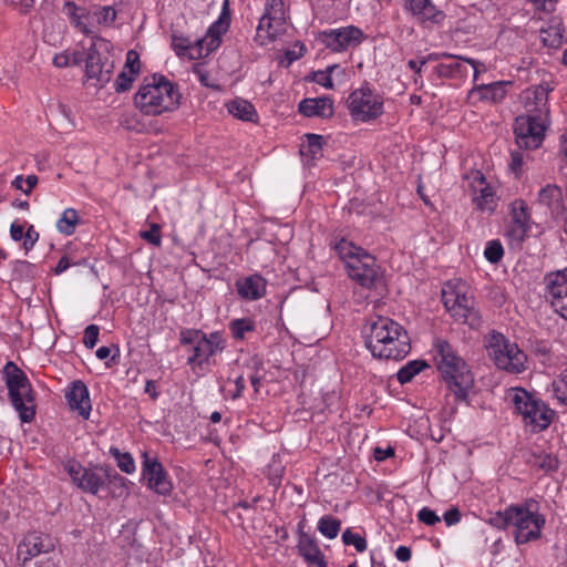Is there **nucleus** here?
<instances>
[{
	"label": "nucleus",
	"instance_id": "49",
	"mask_svg": "<svg viewBox=\"0 0 567 567\" xmlns=\"http://www.w3.org/2000/svg\"><path fill=\"white\" fill-rule=\"evenodd\" d=\"M140 236L147 243H150L154 246H157V247L162 243L161 228L157 224H153L151 226V229H148V230L141 231Z\"/></svg>",
	"mask_w": 567,
	"mask_h": 567
},
{
	"label": "nucleus",
	"instance_id": "29",
	"mask_svg": "<svg viewBox=\"0 0 567 567\" xmlns=\"http://www.w3.org/2000/svg\"><path fill=\"white\" fill-rule=\"evenodd\" d=\"M299 112L307 116L330 117L333 114V103L329 97L303 99L298 106Z\"/></svg>",
	"mask_w": 567,
	"mask_h": 567
},
{
	"label": "nucleus",
	"instance_id": "16",
	"mask_svg": "<svg viewBox=\"0 0 567 567\" xmlns=\"http://www.w3.org/2000/svg\"><path fill=\"white\" fill-rule=\"evenodd\" d=\"M511 221L506 230V237L515 244H522L530 230L532 215L528 204L520 198L509 204Z\"/></svg>",
	"mask_w": 567,
	"mask_h": 567
},
{
	"label": "nucleus",
	"instance_id": "27",
	"mask_svg": "<svg viewBox=\"0 0 567 567\" xmlns=\"http://www.w3.org/2000/svg\"><path fill=\"white\" fill-rule=\"evenodd\" d=\"M266 280L260 275H251L236 281L238 295L246 300H257L266 293Z\"/></svg>",
	"mask_w": 567,
	"mask_h": 567
},
{
	"label": "nucleus",
	"instance_id": "34",
	"mask_svg": "<svg viewBox=\"0 0 567 567\" xmlns=\"http://www.w3.org/2000/svg\"><path fill=\"white\" fill-rule=\"evenodd\" d=\"M317 527L322 536L334 539L341 529V520L331 515H324L319 519Z\"/></svg>",
	"mask_w": 567,
	"mask_h": 567
},
{
	"label": "nucleus",
	"instance_id": "52",
	"mask_svg": "<svg viewBox=\"0 0 567 567\" xmlns=\"http://www.w3.org/2000/svg\"><path fill=\"white\" fill-rule=\"evenodd\" d=\"M417 518L420 522L429 526H433L441 520L436 513L429 507H423L417 513Z\"/></svg>",
	"mask_w": 567,
	"mask_h": 567
},
{
	"label": "nucleus",
	"instance_id": "15",
	"mask_svg": "<svg viewBox=\"0 0 567 567\" xmlns=\"http://www.w3.org/2000/svg\"><path fill=\"white\" fill-rule=\"evenodd\" d=\"M363 40L361 29L348 25L319 33L318 41L332 52H343L358 47Z\"/></svg>",
	"mask_w": 567,
	"mask_h": 567
},
{
	"label": "nucleus",
	"instance_id": "50",
	"mask_svg": "<svg viewBox=\"0 0 567 567\" xmlns=\"http://www.w3.org/2000/svg\"><path fill=\"white\" fill-rule=\"evenodd\" d=\"M100 329L95 324H90L84 330L83 342L86 348L93 349L99 340Z\"/></svg>",
	"mask_w": 567,
	"mask_h": 567
},
{
	"label": "nucleus",
	"instance_id": "1",
	"mask_svg": "<svg viewBox=\"0 0 567 567\" xmlns=\"http://www.w3.org/2000/svg\"><path fill=\"white\" fill-rule=\"evenodd\" d=\"M61 11L65 17H68L70 23L74 28L87 37L95 39L92 41L91 47L87 50L85 61V83L89 87H94L96 90L102 89L105 83L103 79V62L96 48L99 43L100 45L104 44V39L101 38L100 34L103 24L106 22V7L94 10L86 24L81 20L83 16L73 1H65Z\"/></svg>",
	"mask_w": 567,
	"mask_h": 567
},
{
	"label": "nucleus",
	"instance_id": "53",
	"mask_svg": "<svg viewBox=\"0 0 567 567\" xmlns=\"http://www.w3.org/2000/svg\"><path fill=\"white\" fill-rule=\"evenodd\" d=\"M39 233L34 229L33 225H29L23 235V248L28 251L33 248L35 243L39 240Z\"/></svg>",
	"mask_w": 567,
	"mask_h": 567
},
{
	"label": "nucleus",
	"instance_id": "47",
	"mask_svg": "<svg viewBox=\"0 0 567 567\" xmlns=\"http://www.w3.org/2000/svg\"><path fill=\"white\" fill-rule=\"evenodd\" d=\"M128 73L137 76L141 72V61L140 55L135 50H128L126 53V60L124 64V69Z\"/></svg>",
	"mask_w": 567,
	"mask_h": 567
},
{
	"label": "nucleus",
	"instance_id": "17",
	"mask_svg": "<svg viewBox=\"0 0 567 567\" xmlns=\"http://www.w3.org/2000/svg\"><path fill=\"white\" fill-rule=\"evenodd\" d=\"M551 90L547 82L525 90L522 95L525 115L536 117L538 121H549L548 94Z\"/></svg>",
	"mask_w": 567,
	"mask_h": 567
},
{
	"label": "nucleus",
	"instance_id": "43",
	"mask_svg": "<svg viewBox=\"0 0 567 567\" xmlns=\"http://www.w3.org/2000/svg\"><path fill=\"white\" fill-rule=\"evenodd\" d=\"M514 506L506 508L504 512H497L489 518V524L496 528L504 529L513 526L514 514L512 513Z\"/></svg>",
	"mask_w": 567,
	"mask_h": 567
},
{
	"label": "nucleus",
	"instance_id": "30",
	"mask_svg": "<svg viewBox=\"0 0 567 567\" xmlns=\"http://www.w3.org/2000/svg\"><path fill=\"white\" fill-rule=\"evenodd\" d=\"M505 85L502 82L478 85L470 91L471 99L497 102L505 97Z\"/></svg>",
	"mask_w": 567,
	"mask_h": 567
},
{
	"label": "nucleus",
	"instance_id": "31",
	"mask_svg": "<svg viewBox=\"0 0 567 567\" xmlns=\"http://www.w3.org/2000/svg\"><path fill=\"white\" fill-rule=\"evenodd\" d=\"M228 112L236 118L255 122L257 112L254 105L243 99H236L227 104Z\"/></svg>",
	"mask_w": 567,
	"mask_h": 567
},
{
	"label": "nucleus",
	"instance_id": "46",
	"mask_svg": "<svg viewBox=\"0 0 567 567\" xmlns=\"http://www.w3.org/2000/svg\"><path fill=\"white\" fill-rule=\"evenodd\" d=\"M132 73L123 70L114 81V89L117 93H123L128 91L132 87L133 82L136 80Z\"/></svg>",
	"mask_w": 567,
	"mask_h": 567
},
{
	"label": "nucleus",
	"instance_id": "42",
	"mask_svg": "<svg viewBox=\"0 0 567 567\" xmlns=\"http://www.w3.org/2000/svg\"><path fill=\"white\" fill-rule=\"evenodd\" d=\"M553 389L557 400L567 405V368L554 380Z\"/></svg>",
	"mask_w": 567,
	"mask_h": 567
},
{
	"label": "nucleus",
	"instance_id": "18",
	"mask_svg": "<svg viewBox=\"0 0 567 567\" xmlns=\"http://www.w3.org/2000/svg\"><path fill=\"white\" fill-rule=\"evenodd\" d=\"M404 10L422 25L430 28L441 25L446 14L432 0H401Z\"/></svg>",
	"mask_w": 567,
	"mask_h": 567
},
{
	"label": "nucleus",
	"instance_id": "57",
	"mask_svg": "<svg viewBox=\"0 0 567 567\" xmlns=\"http://www.w3.org/2000/svg\"><path fill=\"white\" fill-rule=\"evenodd\" d=\"M24 235V226L19 224L17 220L13 221L10 226V236L12 240L20 241L22 240Z\"/></svg>",
	"mask_w": 567,
	"mask_h": 567
},
{
	"label": "nucleus",
	"instance_id": "7",
	"mask_svg": "<svg viewBox=\"0 0 567 567\" xmlns=\"http://www.w3.org/2000/svg\"><path fill=\"white\" fill-rule=\"evenodd\" d=\"M485 348L498 369L514 374L525 370L526 354L501 332L488 333L485 338Z\"/></svg>",
	"mask_w": 567,
	"mask_h": 567
},
{
	"label": "nucleus",
	"instance_id": "19",
	"mask_svg": "<svg viewBox=\"0 0 567 567\" xmlns=\"http://www.w3.org/2000/svg\"><path fill=\"white\" fill-rule=\"evenodd\" d=\"M54 549V543L49 535L30 533L23 537L17 548V560L24 566L40 554H47Z\"/></svg>",
	"mask_w": 567,
	"mask_h": 567
},
{
	"label": "nucleus",
	"instance_id": "37",
	"mask_svg": "<svg viewBox=\"0 0 567 567\" xmlns=\"http://www.w3.org/2000/svg\"><path fill=\"white\" fill-rule=\"evenodd\" d=\"M530 462L535 467L544 470L545 472H554L559 465L558 458L547 453L533 455V460Z\"/></svg>",
	"mask_w": 567,
	"mask_h": 567
},
{
	"label": "nucleus",
	"instance_id": "25",
	"mask_svg": "<svg viewBox=\"0 0 567 567\" xmlns=\"http://www.w3.org/2000/svg\"><path fill=\"white\" fill-rule=\"evenodd\" d=\"M69 406L76 410L81 416L87 419L91 411L89 391L81 381H74L65 394Z\"/></svg>",
	"mask_w": 567,
	"mask_h": 567
},
{
	"label": "nucleus",
	"instance_id": "55",
	"mask_svg": "<svg viewBox=\"0 0 567 567\" xmlns=\"http://www.w3.org/2000/svg\"><path fill=\"white\" fill-rule=\"evenodd\" d=\"M337 69V65H331V66H328L326 72H320L319 75H320V79L317 80V82L327 87V89H332L333 87V83H332V80H331V73L332 71Z\"/></svg>",
	"mask_w": 567,
	"mask_h": 567
},
{
	"label": "nucleus",
	"instance_id": "51",
	"mask_svg": "<svg viewBox=\"0 0 567 567\" xmlns=\"http://www.w3.org/2000/svg\"><path fill=\"white\" fill-rule=\"evenodd\" d=\"M204 334V332L199 331V330H193V329H187V330H183L181 332V343L183 346H190V348L196 344V342H198L200 339V337Z\"/></svg>",
	"mask_w": 567,
	"mask_h": 567
},
{
	"label": "nucleus",
	"instance_id": "56",
	"mask_svg": "<svg viewBox=\"0 0 567 567\" xmlns=\"http://www.w3.org/2000/svg\"><path fill=\"white\" fill-rule=\"evenodd\" d=\"M443 518L447 526L455 525L461 520V512L457 507H452L445 512Z\"/></svg>",
	"mask_w": 567,
	"mask_h": 567
},
{
	"label": "nucleus",
	"instance_id": "14",
	"mask_svg": "<svg viewBox=\"0 0 567 567\" xmlns=\"http://www.w3.org/2000/svg\"><path fill=\"white\" fill-rule=\"evenodd\" d=\"M229 13L226 9L221 11L217 21H215L207 30L206 35L202 39L192 41L189 60H198L207 56L220 45V35L229 28Z\"/></svg>",
	"mask_w": 567,
	"mask_h": 567
},
{
	"label": "nucleus",
	"instance_id": "60",
	"mask_svg": "<svg viewBox=\"0 0 567 567\" xmlns=\"http://www.w3.org/2000/svg\"><path fill=\"white\" fill-rule=\"evenodd\" d=\"M392 455H394V451L391 447H389L386 450H383L381 447L374 449V457L377 461H384L385 458H388L389 456H392Z\"/></svg>",
	"mask_w": 567,
	"mask_h": 567
},
{
	"label": "nucleus",
	"instance_id": "32",
	"mask_svg": "<svg viewBox=\"0 0 567 567\" xmlns=\"http://www.w3.org/2000/svg\"><path fill=\"white\" fill-rule=\"evenodd\" d=\"M80 218L78 212L73 208H66L56 221V228L61 234L72 235L79 224Z\"/></svg>",
	"mask_w": 567,
	"mask_h": 567
},
{
	"label": "nucleus",
	"instance_id": "58",
	"mask_svg": "<svg viewBox=\"0 0 567 567\" xmlns=\"http://www.w3.org/2000/svg\"><path fill=\"white\" fill-rule=\"evenodd\" d=\"M411 549L406 546H399L395 550V557L400 561H409L411 559Z\"/></svg>",
	"mask_w": 567,
	"mask_h": 567
},
{
	"label": "nucleus",
	"instance_id": "3",
	"mask_svg": "<svg viewBox=\"0 0 567 567\" xmlns=\"http://www.w3.org/2000/svg\"><path fill=\"white\" fill-rule=\"evenodd\" d=\"M181 93L175 83L163 74L145 76L135 96V106L145 115H161L176 110L181 104Z\"/></svg>",
	"mask_w": 567,
	"mask_h": 567
},
{
	"label": "nucleus",
	"instance_id": "12",
	"mask_svg": "<svg viewBox=\"0 0 567 567\" xmlns=\"http://www.w3.org/2000/svg\"><path fill=\"white\" fill-rule=\"evenodd\" d=\"M548 123L549 121H538L536 117L524 114L517 116L514 124L517 145L526 150L539 147L545 137Z\"/></svg>",
	"mask_w": 567,
	"mask_h": 567
},
{
	"label": "nucleus",
	"instance_id": "8",
	"mask_svg": "<svg viewBox=\"0 0 567 567\" xmlns=\"http://www.w3.org/2000/svg\"><path fill=\"white\" fill-rule=\"evenodd\" d=\"M512 402L517 413L522 415L525 425L529 426L533 432H540L553 422L555 412L542 400L523 389L516 390Z\"/></svg>",
	"mask_w": 567,
	"mask_h": 567
},
{
	"label": "nucleus",
	"instance_id": "28",
	"mask_svg": "<svg viewBox=\"0 0 567 567\" xmlns=\"http://www.w3.org/2000/svg\"><path fill=\"white\" fill-rule=\"evenodd\" d=\"M69 474L79 487L92 494H96L101 488L104 487V482L101 476L92 470H85L81 467L75 468L74 466H70Z\"/></svg>",
	"mask_w": 567,
	"mask_h": 567
},
{
	"label": "nucleus",
	"instance_id": "26",
	"mask_svg": "<svg viewBox=\"0 0 567 567\" xmlns=\"http://www.w3.org/2000/svg\"><path fill=\"white\" fill-rule=\"evenodd\" d=\"M299 555L309 564L317 567H327L324 555L318 546L317 540L309 534H301L297 544Z\"/></svg>",
	"mask_w": 567,
	"mask_h": 567
},
{
	"label": "nucleus",
	"instance_id": "48",
	"mask_svg": "<svg viewBox=\"0 0 567 567\" xmlns=\"http://www.w3.org/2000/svg\"><path fill=\"white\" fill-rule=\"evenodd\" d=\"M124 477L118 475L117 473L111 474L109 472V493H115L114 488H118L120 492L116 496L121 497L123 495L128 494L127 487L125 486Z\"/></svg>",
	"mask_w": 567,
	"mask_h": 567
},
{
	"label": "nucleus",
	"instance_id": "20",
	"mask_svg": "<svg viewBox=\"0 0 567 567\" xmlns=\"http://www.w3.org/2000/svg\"><path fill=\"white\" fill-rule=\"evenodd\" d=\"M143 477L147 486L159 495H168L172 492V483L164 471L163 465L156 457L148 453L143 454Z\"/></svg>",
	"mask_w": 567,
	"mask_h": 567
},
{
	"label": "nucleus",
	"instance_id": "21",
	"mask_svg": "<svg viewBox=\"0 0 567 567\" xmlns=\"http://www.w3.org/2000/svg\"><path fill=\"white\" fill-rule=\"evenodd\" d=\"M199 339L200 340L189 349L192 355H189L187 363L190 365L203 367V364L208 363L210 357L215 355L224 348L223 339L218 332H213L209 336L204 333Z\"/></svg>",
	"mask_w": 567,
	"mask_h": 567
},
{
	"label": "nucleus",
	"instance_id": "54",
	"mask_svg": "<svg viewBox=\"0 0 567 567\" xmlns=\"http://www.w3.org/2000/svg\"><path fill=\"white\" fill-rule=\"evenodd\" d=\"M79 60L76 54L60 53L53 58V64L56 68H66L72 64H78Z\"/></svg>",
	"mask_w": 567,
	"mask_h": 567
},
{
	"label": "nucleus",
	"instance_id": "59",
	"mask_svg": "<svg viewBox=\"0 0 567 567\" xmlns=\"http://www.w3.org/2000/svg\"><path fill=\"white\" fill-rule=\"evenodd\" d=\"M9 2L21 12H28L34 6V0H9Z\"/></svg>",
	"mask_w": 567,
	"mask_h": 567
},
{
	"label": "nucleus",
	"instance_id": "9",
	"mask_svg": "<svg viewBox=\"0 0 567 567\" xmlns=\"http://www.w3.org/2000/svg\"><path fill=\"white\" fill-rule=\"evenodd\" d=\"M287 30V14L284 0H269L259 19L255 40L267 45Z\"/></svg>",
	"mask_w": 567,
	"mask_h": 567
},
{
	"label": "nucleus",
	"instance_id": "6",
	"mask_svg": "<svg viewBox=\"0 0 567 567\" xmlns=\"http://www.w3.org/2000/svg\"><path fill=\"white\" fill-rule=\"evenodd\" d=\"M442 301L451 317L471 329H480L483 319L465 282H447L442 288Z\"/></svg>",
	"mask_w": 567,
	"mask_h": 567
},
{
	"label": "nucleus",
	"instance_id": "64",
	"mask_svg": "<svg viewBox=\"0 0 567 567\" xmlns=\"http://www.w3.org/2000/svg\"><path fill=\"white\" fill-rule=\"evenodd\" d=\"M69 267H70V260L66 256H63L59 260L58 265L55 266L54 272L56 275H60V274L64 272Z\"/></svg>",
	"mask_w": 567,
	"mask_h": 567
},
{
	"label": "nucleus",
	"instance_id": "62",
	"mask_svg": "<svg viewBox=\"0 0 567 567\" xmlns=\"http://www.w3.org/2000/svg\"><path fill=\"white\" fill-rule=\"evenodd\" d=\"M426 59L425 58H422V59H415V60H410L408 62V65L411 70H413L415 73L420 74L421 73V70H422V66L426 63Z\"/></svg>",
	"mask_w": 567,
	"mask_h": 567
},
{
	"label": "nucleus",
	"instance_id": "41",
	"mask_svg": "<svg viewBox=\"0 0 567 567\" xmlns=\"http://www.w3.org/2000/svg\"><path fill=\"white\" fill-rule=\"evenodd\" d=\"M342 542L347 546L352 545L359 553L365 551L368 547L367 539L363 536L353 533L350 528H347L343 532Z\"/></svg>",
	"mask_w": 567,
	"mask_h": 567
},
{
	"label": "nucleus",
	"instance_id": "4",
	"mask_svg": "<svg viewBox=\"0 0 567 567\" xmlns=\"http://www.w3.org/2000/svg\"><path fill=\"white\" fill-rule=\"evenodd\" d=\"M434 350L437 370L455 400L457 402L467 401L468 390L474 385V377L467 363L445 340L437 339Z\"/></svg>",
	"mask_w": 567,
	"mask_h": 567
},
{
	"label": "nucleus",
	"instance_id": "13",
	"mask_svg": "<svg viewBox=\"0 0 567 567\" xmlns=\"http://www.w3.org/2000/svg\"><path fill=\"white\" fill-rule=\"evenodd\" d=\"M512 513L514 514L513 526L517 544H525L540 537L542 528L545 525L543 515L519 506L513 507Z\"/></svg>",
	"mask_w": 567,
	"mask_h": 567
},
{
	"label": "nucleus",
	"instance_id": "45",
	"mask_svg": "<svg viewBox=\"0 0 567 567\" xmlns=\"http://www.w3.org/2000/svg\"><path fill=\"white\" fill-rule=\"evenodd\" d=\"M307 145L302 147L301 153H309L312 158L321 153L323 145V137L317 134H307Z\"/></svg>",
	"mask_w": 567,
	"mask_h": 567
},
{
	"label": "nucleus",
	"instance_id": "63",
	"mask_svg": "<svg viewBox=\"0 0 567 567\" xmlns=\"http://www.w3.org/2000/svg\"><path fill=\"white\" fill-rule=\"evenodd\" d=\"M32 265L28 261H17L13 267L14 274L30 272Z\"/></svg>",
	"mask_w": 567,
	"mask_h": 567
},
{
	"label": "nucleus",
	"instance_id": "2",
	"mask_svg": "<svg viewBox=\"0 0 567 567\" xmlns=\"http://www.w3.org/2000/svg\"><path fill=\"white\" fill-rule=\"evenodd\" d=\"M365 347L378 359L401 360L411 350L405 329L388 317H378L364 330Z\"/></svg>",
	"mask_w": 567,
	"mask_h": 567
},
{
	"label": "nucleus",
	"instance_id": "24",
	"mask_svg": "<svg viewBox=\"0 0 567 567\" xmlns=\"http://www.w3.org/2000/svg\"><path fill=\"white\" fill-rule=\"evenodd\" d=\"M537 200L540 205L545 206L555 218L561 217L566 210L563 192L557 185L548 184L542 187L538 192Z\"/></svg>",
	"mask_w": 567,
	"mask_h": 567
},
{
	"label": "nucleus",
	"instance_id": "10",
	"mask_svg": "<svg viewBox=\"0 0 567 567\" xmlns=\"http://www.w3.org/2000/svg\"><path fill=\"white\" fill-rule=\"evenodd\" d=\"M348 109L355 121L368 122L383 113V100L368 86L354 90L348 97Z\"/></svg>",
	"mask_w": 567,
	"mask_h": 567
},
{
	"label": "nucleus",
	"instance_id": "39",
	"mask_svg": "<svg viewBox=\"0 0 567 567\" xmlns=\"http://www.w3.org/2000/svg\"><path fill=\"white\" fill-rule=\"evenodd\" d=\"M109 452L114 456L116 464L122 472L131 474L135 471V463L130 453H121L116 447H111Z\"/></svg>",
	"mask_w": 567,
	"mask_h": 567
},
{
	"label": "nucleus",
	"instance_id": "36",
	"mask_svg": "<svg viewBox=\"0 0 567 567\" xmlns=\"http://www.w3.org/2000/svg\"><path fill=\"white\" fill-rule=\"evenodd\" d=\"M336 251L340 258L344 260L346 268H348L349 260L352 258H358L359 254H362L365 250L346 239H342L336 245Z\"/></svg>",
	"mask_w": 567,
	"mask_h": 567
},
{
	"label": "nucleus",
	"instance_id": "22",
	"mask_svg": "<svg viewBox=\"0 0 567 567\" xmlns=\"http://www.w3.org/2000/svg\"><path fill=\"white\" fill-rule=\"evenodd\" d=\"M466 178L471 181L470 187L475 195L473 200L476 207L493 213L497 200L492 187L486 183L485 176L480 171H474Z\"/></svg>",
	"mask_w": 567,
	"mask_h": 567
},
{
	"label": "nucleus",
	"instance_id": "33",
	"mask_svg": "<svg viewBox=\"0 0 567 567\" xmlns=\"http://www.w3.org/2000/svg\"><path fill=\"white\" fill-rule=\"evenodd\" d=\"M427 367L429 364L424 360H412L398 371V381L401 384L409 383L417 373Z\"/></svg>",
	"mask_w": 567,
	"mask_h": 567
},
{
	"label": "nucleus",
	"instance_id": "38",
	"mask_svg": "<svg viewBox=\"0 0 567 567\" xmlns=\"http://www.w3.org/2000/svg\"><path fill=\"white\" fill-rule=\"evenodd\" d=\"M229 329L235 339L241 340L245 338L246 332L255 330L254 321L249 318H241L233 320L229 323Z\"/></svg>",
	"mask_w": 567,
	"mask_h": 567
},
{
	"label": "nucleus",
	"instance_id": "35",
	"mask_svg": "<svg viewBox=\"0 0 567 567\" xmlns=\"http://www.w3.org/2000/svg\"><path fill=\"white\" fill-rule=\"evenodd\" d=\"M171 48L174 50L176 55L181 58H188L192 48V40L188 37L183 35L182 33H177L174 31L171 35Z\"/></svg>",
	"mask_w": 567,
	"mask_h": 567
},
{
	"label": "nucleus",
	"instance_id": "44",
	"mask_svg": "<svg viewBox=\"0 0 567 567\" xmlns=\"http://www.w3.org/2000/svg\"><path fill=\"white\" fill-rule=\"evenodd\" d=\"M503 255L504 249L499 240H489L486 244L484 256L489 262L497 264L503 258Z\"/></svg>",
	"mask_w": 567,
	"mask_h": 567
},
{
	"label": "nucleus",
	"instance_id": "11",
	"mask_svg": "<svg viewBox=\"0 0 567 567\" xmlns=\"http://www.w3.org/2000/svg\"><path fill=\"white\" fill-rule=\"evenodd\" d=\"M349 277L365 288H374L382 281V271L375 258L363 251L358 258H352L347 268Z\"/></svg>",
	"mask_w": 567,
	"mask_h": 567
},
{
	"label": "nucleus",
	"instance_id": "40",
	"mask_svg": "<svg viewBox=\"0 0 567 567\" xmlns=\"http://www.w3.org/2000/svg\"><path fill=\"white\" fill-rule=\"evenodd\" d=\"M39 178L37 175L31 174L25 178L22 175L16 176V178L11 182V186L16 189L21 190L25 195H29L32 189L37 186Z\"/></svg>",
	"mask_w": 567,
	"mask_h": 567
},
{
	"label": "nucleus",
	"instance_id": "5",
	"mask_svg": "<svg viewBox=\"0 0 567 567\" xmlns=\"http://www.w3.org/2000/svg\"><path fill=\"white\" fill-rule=\"evenodd\" d=\"M2 374L9 401L21 422H32L35 417V392L27 374L12 361L4 364Z\"/></svg>",
	"mask_w": 567,
	"mask_h": 567
},
{
	"label": "nucleus",
	"instance_id": "23",
	"mask_svg": "<svg viewBox=\"0 0 567 567\" xmlns=\"http://www.w3.org/2000/svg\"><path fill=\"white\" fill-rule=\"evenodd\" d=\"M451 62L441 63L437 65V73L443 78H456L463 76L467 74V69L464 63H467L474 71V81L477 80L480 68H483L485 71L484 64L470 58H461V56H452Z\"/></svg>",
	"mask_w": 567,
	"mask_h": 567
},
{
	"label": "nucleus",
	"instance_id": "61",
	"mask_svg": "<svg viewBox=\"0 0 567 567\" xmlns=\"http://www.w3.org/2000/svg\"><path fill=\"white\" fill-rule=\"evenodd\" d=\"M542 34H546V35H543V42L546 44V45H549V47H558L560 43H561V37H558V38H554L553 40L549 39L550 37V30H543L542 31Z\"/></svg>",
	"mask_w": 567,
	"mask_h": 567
}]
</instances>
